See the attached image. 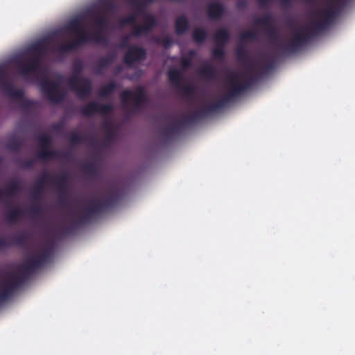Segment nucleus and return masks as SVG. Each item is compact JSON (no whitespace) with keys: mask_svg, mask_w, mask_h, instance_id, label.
Masks as SVG:
<instances>
[{"mask_svg":"<svg viewBox=\"0 0 355 355\" xmlns=\"http://www.w3.org/2000/svg\"><path fill=\"white\" fill-rule=\"evenodd\" d=\"M37 139L40 142L41 149L49 148L51 144V138L49 135L42 134Z\"/></svg>","mask_w":355,"mask_h":355,"instance_id":"obj_33","label":"nucleus"},{"mask_svg":"<svg viewBox=\"0 0 355 355\" xmlns=\"http://www.w3.org/2000/svg\"><path fill=\"white\" fill-rule=\"evenodd\" d=\"M131 3L135 6L138 12L142 15L144 17L145 15V4L144 1H138V0H130Z\"/></svg>","mask_w":355,"mask_h":355,"instance_id":"obj_39","label":"nucleus"},{"mask_svg":"<svg viewBox=\"0 0 355 355\" xmlns=\"http://www.w3.org/2000/svg\"><path fill=\"white\" fill-rule=\"evenodd\" d=\"M44 189V185L41 184V182H37L35 188L31 191V196L34 200L38 201L40 199V196L43 193Z\"/></svg>","mask_w":355,"mask_h":355,"instance_id":"obj_32","label":"nucleus"},{"mask_svg":"<svg viewBox=\"0 0 355 355\" xmlns=\"http://www.w3.org/2000/svg\"><path fill=\"white\" fill-rule=\"evenodd\" d=\"M24 94L23 93V95ZM17 101H21V106L25 110H29L31 109L32 106L35 104V102L31 100H26L24 98V96L21 98H15Z\"/></svg>","mask_w":355,"mask_h":355,"instance_id":"obj_42","label":"nucleus"},{"mask_svg":"<svg viewBox=\"0 0 355 355\" xmlns=\"http://www.w3.org/2000/svg\"><path fill=\"white\" fill-rule=\"evenodd\" d=\"M136 22V17L135 15H130L126 17H123L120 19L119 24L121 26H124L125 25H133Z\"/></svg>","mask_w":355,"mask_h":355,"instance_id":"obj_41","label":"nucleus"},{"mask_svg":"<svg viewBox=\"0 0 355 355\" xmlns=\"http://www.w3.org/2000/svg\"><path fill=\"white\" fill-rule=\"evenodd\" d=\"M21 191V187L19 182H12L6 189V194L8 196H13Z\"/></svg>","mask_w":355,"mask_h":355,"instance_id":"obj_30","label":"nucleus"},{"mask_svg":"<svg viewBox=\"0 0 355 355\" xmlns=\"http://www.w3.org/2000/svg\"><path fill=\"white\" fill-rule=\"evenodd\" d=\"M184 69H187L191 66V60L189 58H183L181 60Z\"/></svg>","mask_w":355,"mask_h":355,"instance_id":"obj_51","label":"nucleus"},{"mask_svg":"<svg viewBox=\"0 0 355 355\" xmlns=\"http://www.w3.org/2000/svg\"><path fill=\"white\" fill-rule=\"evenodd\" d=\"M3 193L2 189H0V200H1V198H2Z\"/></svg>","mask_w":355,"mask_h":355,"instance_id":"obj_59","label":"nucleus"},{"mask_svg":"<svg viewBox=\"0 0 355 355\" xmlns=\"http://www.w3.org/2000/svg\"><path fill=\"white\" fill-rule=\"evenodd\" d=\"M315 21V20H313L312 21L311 27L302 28L294 35L293 39H294L295 42L297 43L300 47L309 43L313 35L322 32L317 31L314 28L313 23Z\"/></svg>","mask_w":355,"mask_h":355,"instance_id":"obj_14","label":"nucleus"},{"mask_svg":"<svg viewBox=\"0 0 355 355\" xmlns=\"http://www.w3.org/2000/svg\"><path fill=\"white\" fill-rule=\"evenodd\" d=\"M70 230H71V228H70V227H67V228H65V229H64V232H65L66 233H68V232H69Z\"/></svg>","mask_w":355,"mask_h":355,"instance_id":"obj_60","label":"nucleus"},{"mask_svg":"<svg viewBox=\"0 0 355 355\" xmlns=\"http://www.w3.org/2000/svg\"><path fill=\"white\" fill-rule=\"evenodd\" d=\"M116 59L115 52L109 53L105 56L100 58L96 63V72L101 73L103 69L109 67Z\"/></svg>","mask_w":355,"mask_h":355,"instance_id":"obj_21","label":"nucleus"},{"mask_svg":"<svg viewBox=\"0 0 355 355\" xmlns=\"http://www.w3.org/2000/svg\"><path fill=\"white\" fill-rule=\"evenodd\" d=\"M132 96V92L129 89H126V90L123 91L120 95L121 101H122L123 104L125 105H128L129 100Z\"/></svg>","mask_w":355,"mask_h":355,"instance_id":"obj_46","label":"nucleus"},{"mask_svg":"<svg viewBox=\"0 0 355 355\" xmlns=\"http://www.w3.org/2000/svg\"><path fill=\"white\" fill-rule=\"evenodd\" d=\"M23 215L24 211L17 207L9 211L6 214V219L8 223L12 224L18 222L22 218Z\"/></svg>","mask_w":355,"mask_h":355,"instance_id":"obj_26","label":"nucleus"},{"mask_svg":"<svg viewBox=\"0 0 355 355\" xmlns=\"http://www.w3.org/2000/svg\"><path fill=\"white\" fill-rule=\"evenodd\" d=\"M154 42L157 44H162L165 49H168L173 44V40L169 36H166L164 37H154Z\"/></svg>","mask_w":355,"mask_h":355,"instance_id":"obj_37","label":"nucleus"},{"mask_svg":"<svg viewBox=\"0 0 355 355\" xmlns=\"http://www.w3.org/2000/svg\"><path fill=\"white\" fill-rule=\"evenodd\" d=\"M274 67L275 61L273 60H269L267 62L260 66L261 73L259 74V77L261 76V74L265 73L269 71L270 70L272 69Z\"/></svg>","mask_w":355,"mask_h":355,"instance_id":"obj_40","label":"nucleus"},{"mask_svg":"<svg viewBox=\"0 0 355 355\" xmlns=\"http://www.w3.org/2000/svg\"><path fill=\"white\" fill-rule=\"evenodd\" d=\"M14 243L18 245H24L26 242V236L24 234L17 235L13 238Z\"/></svg>","mask_w":355,"mask_h":355,"instance_id":"obj_49","label":"nucleus"},{"mask_svg":"<svg viewBox=\"0 0 355 355\" xmlns=\"http://www.w3.org/2000/svg\"><path fill=\"white\" fill-rule=\"evenodd\" d=\"M164 116L166 120H170L171 119V116L169 114H165Z\"/></svg>","mask_w":355,"mask_h":355,"instance_id":"obj_58","label":"nucleus"},{"mask_svg":"<svg viewBox=\"0 0 355 355\" xmlns=\"http://www.w3.org/2000/svg\"><path fill=\"white\" fill-rule=\"evenodd\" d=\"M53 183H55L58 192L60 195V202L62 205L65 204V201L64 200V196L67 193V183H68V175L67 173H62L54 178Z\"/></svg>","mask_w":355,"mask_h":355,"instance_id":"obj_18","label":"nucleus"},{"mask_svg":"<svg viewBox=\"0 0 355 355\" xmlns=\"http://www.w3.org/2000/svg\"><path fill=\"white\" fill-rule=\"evenodd\" d=\"M106 8L109 11H114L116 8L115 3L112 2H108L106 3Z\"/></svg>","mask_w":355,"mask_h":355,"instance_id":"obj_55","label":"nucleus"},{"mask_svg":"<svg viewBox=\"0 0 355 355\" xmlns=\"http://www.w3.org/2000/svg\"><path fill=\"white\" fill-rule=\"evenodd\" d=\"M247 6V1L245 0H239L236 3V7L239 9H243Z\"/></svg>","mask_w":355,"mask_h":355,"instance_id":"obj_54","label":"nucleus"},{"mask_svg":"<svg viewBox=\"0 0 355 355\" xmlns=\"http://www.w3.org/2000/svg\"><path fill=\"white\" fill-rule=\"evenodd\" d=\"M103 128L107 132L106 140L107 142L111 141L114 136V130L110 122H105L103 124Z\"/></svg>","mask_w":355,"mask_h":355,"instance_id":"obj_34","label":"nucleus"},{"mask_svg":"<svg viewBox=\"0 0 355 355\" xmlns=\"http://www.w3.org/2000/svg\"><path fill=\"white\" fill-rule=\"evenodd\" d=\"M7 147L11 150L19 151L21 147V144L19 141L14 139L8 144Z\"/></svg>","mask_w":355,"mask_h":355,"instance_id":"obj_47","label":"nucleus"},{"mask_svg":"<svg viewBox=\"0 0 355 355\" xmlns=\"http://www.w3.org/2000/svg\"><path fill=\"white\" fill-rule=\"evenodd\" d=\"M95 24L98 28V30L92 35V42L96 44H104L108 43L107 37L103 34V31L107 26V19L103 15H98L95 19Z\"/></svg>","mask_w":355,"mask_h":355,"instance_id":"obj_12","label":"nucleus"},{"mask_svg":"<svg viewBox=\"0 0 355 355\" xmlns=\"http://www.w3.org/2000/svg\"><path fill=\"white\" fill-rule=\"evenodd\" d=\"M46 51V47L44 42H37L29 46L28 52L30 55H37L43 59Z\"/></svg>","mask_w":355,"mask_h":355,"instance_id":"obj_25","label":"nucleus"},{"mask_svg":"<svg viewBox=\"0 0 355 355\" xmlns=\"http://www.w3.org/2000/svg\"><path fill=\"white\" fill-rule=\"evenodd\" d=\"M167 76L170 83L181 91L185 96L190 97L195 94L196 90L193 85H182L184 78L182 71L177 69H169Z\"/></svg>","mask_w":355,"mask_h":355,"instance_id":"obj_7","label":"nucleus"},{"mask_svg":"<svg viewBox=\"0 0 355 355\" xmlns=\"http://www.w3.org/2000/svg\"><path fill=\"white\" fill-rule=\"evenodd\" d=\"M119 200V195L117 193H112L101 201H92L90 205L85 209V214L79 217L78 223H85L91 218L92 215L102 213L105 209L114 207Z\"/></svg>","mask_w":355,"mask_h":355,"instance_id":"obj_6","label":"nucleus"},{"mask_svg":"<svg viewBox=\"0 0 355 355\" xmlns=\"http://www.w3.org/2000/svg\"><path fill=\"white\" fill-rule=\"evenodd\" d=\"M84 65L81 60H76L73 63V76L68 80L69 88L75 92L80 99H85L92 92V83L86 77L80 76L83 72Z\"/></svg>","mask_w":355,"mask_h":355,"instance_id":"obj_3","label":"nucleus"},{"mask_svg":"<svg viewBox=\"0 0 355 355\" xmlns=\"http://www.w3.org/2000/svg\"><path fill=\"white\" fill-rule=\"evenodd\" d=\"M87 35L85 34H83L81 37H76V38L71 42L62 44L59 47V51L62 53H67L71 51L76 50L78 47L87 44Z\"/></svg>","mask_w":355,"mask_h":355,"instance_id":"obj_19","label":"nucleus"},{"mask_svg":"<svg viewBox=\"0 0 355 355\" xmlns=\"http://www.w3.org/2000/svg\"><path fill=\"white\" fill-rule=\"evenodd\" d=\"M256 37H257L256 33L252 31H243L240 35V39L241 40H254L256 38Z\"/></svg>","mask_w":355,"mask_h":355,"instance_id":"obj_44","label":"nucleus"},{"mask_svg":"<svg viewBox=\"0 0 355 355\" xmlns=\"http://www.w3.org/2000/svg\"><path fill=\"white\" fill-rule=\"evenodd\" d=\"M213 37L216 45L225 46L230 40V33L226 28H220L214 33Z\"/></svg>","mask_w":355,"mask_h":355,"instance_id":"obj_22","label":"nucleus"},{"mask_svg":"<svg viewBox=\"0 0 355 355\" xmlns=\"http://www.w3.org/2000/svg\"><path fill=\"white\" fill-rule=\"evenodd\" d=\"M225 12V6L219 1H213L207 6V16L211 19H220Z\"/></svg>","mask_w":355,"mask_h":355,"instance_id":"obj_16","label":"nucleus"},{"mask_svg":"<svg viewBox=\"0 0 355 355\" xmlns=\"http://www.w3.org/2000/svg\"><path fill=\"white\" fill-rule=\"evenodd\" d=\"M129 41H130V37L129 36H125L121 40V42L119 44V47L121 49H125L127 47H130V46H129Z\"/></svg>","mask_w":355,"mask_h":355,"instance_id":"obj_50","label":"nucleus"},{"mask_svg":"<svg viewBox=\"0 0 355 355\" xmlns=\"http://www.w3.org/2000/svg\"><path fill=\"white\" fill-rule=\"evenodd\" d=\"M273 19L271 15L268 14L261 18L255 19L254 24L257 26H262L266 28V33L269 37L274 40H277V31L274 26Z\"/></svg>","mask_w":355,"mask_h":355,"instance_id":"obj_15","label":"nucleus"},{"mask_svg":"<svg viewBox=\"0 0 355 355\" xmlns=\"http://www.w3.org/2000/svg\"><path fill=\"white\" fill-rule=\"evenodd\" d=\"M69 140L73 144H79L83 142L84 138L80 134L74 132L70 135Z\"/></svg>","mask_w":355,"mask_h":355,"instance_id":"obj_45","label":"nucleus"},{"mask_svg":"<svg viewBox=\"0 0 355 355\" xmlns=\"http://www.w3.org/2000/svg\"><path fill=\"white\" fill-rule=\"evenodd\" d=\"M51 255L52 250L50 248H45L40 253L29 257L19 266V269L21 272L20 275L8 274L6 282L3 284L0 283V302L8 300L30 275L33 274L49 261Z\"/></svg>","mask_w":355,"mask_h":355,"instance_id":"obj_2","label":"nucleus"},{"mask_svg":"<svg viewBox=\"0 0 355 355\" xmlns=\"http://www.w3.org/2000/svg\"><path fill=\"white\" fill-rule=\"evenodd\" d=\"M273 0H258V4L261 8H267L272 4Z\"/></svg>","mask_w":355,"mask_h":355,"instance_id":"obj_52","label":"nucleus"},{"mask_svg":"<svg viewBox=\"0 0 355 355\" xmlns=\"http://www.w3.org/2000/svg\"><path fill=\"white\" fill-rule=\"evenodd\" d=\"M292 0H280V3L283 6H288L291 4Z\"/></svg>","mask_w":355,"mask_h":355,"instance_id":"obj_57","label":"nucleus"},{"mask_svg":"<svg viewBox=\"0 0 355 355\" xmlns=\"http://www.w3.org/2000/svg\"><path fill=\"white\" fill-rule=\"evenodd\" d=\"M83 168L87 173L92 176L96 175L98 173V167L92 162L85 164Z\"/></svg>","mask_w":355,"mask_h":355,"instance_id":"obj_38","label":"nucleus"},{"mask_svg":"<svg viewBox=\"0 0 355 355\" xmlns=\"http://www.w3.org/2000/svg\"><path fill=\"white\" fill-rule=\"evenodd\" d=\"M211 55L214 58L217 59L218 60H222L225 58V51L224 50V46H216L212 51Z\"/></svg>","mask_w":355,"mask_h":355,"instance_id":"obj_36","label":"nucleus"},{"mask_svg":"<svg viewBox=\"0 0 355 355\" xmlns=\"http://www.w3.org/2000/svg\"><path fill=\"white\" fill-rule=\"evenodd\" d=\"M146 58V51L136 45H132L124 55L123 62L128 66H132L134 63L145 60Z\"/></svg>","mask_w":355,"mask_h":355,"instance_id":"obj_13","label":"nucleus"},{"mask_svg":"<svg viewBox=\"0 0 355 355\" xmlns=\"http://www.w3.org/2000/svg\"><path fill=\"white\" fill-rule=\"evenodd\" d=\"M345 0H331V4L327 8L314 12L319 19L315 21L314 28L317 31H322L327 28L335 20L338 13V8Z\"/></svg>","mask_w":355,"mask_h":355,"instance_id":"obj_5","label":"nucleus"},{"mask_svg":"<svg viewBox=\"0 0 355 355\" xmlns=\"http://www.w3.org/2000/svg\"><path fill=\"white\" fill-rule=\"evenodd\" d=\"M207 33L202 28H196L193 30L192 37L193 40L198 44L203 43L207 37Z\"/></svg>","mask_w":355,"mask_h":355,"instance_id":"obj_28","label":"nucleus"},{"mask_svg":"<svg viewBox=\"0 0 355 355\" xmlns=\"http://www.w3.org/2000/svg\"><path fill=\"white\" fill-rule=\"evenodd\" d=\"M131 35L139 37L141 35H147L157 26V20L152 14H146L144 16V21L142 25H138L135 22Z\"/></svg>","mask_w":355,"mask_h":355,"instance_id":"obj_10","label":"nucleus"},{"mask_svg":"<svg viewBox=\"0 0 355 355\" xmlns=\"http://www.w3.org/2000/svg\"><path fill=\"white\" fill-rule=\"evenodd\" d=\"M175 32L178 35L185 33L189 28V22L187 17L181 15L175 21Z\"/></svg>","mask_w":355,"mask_h":355,"instance_id":"obj_24","label":"nucleus"},{"mask_svg":"<svg viewBox=\"0 0 355 355\" xmlns=\"http://www.w3.org/2000/svg\"><path fill=\"white\" fill-rule=\"evenodd\" d=\"M236 55L239 61L246 62L249 60V53L244 47H238L236 50Z\"/></svg>","mask_w":355,"mask_h":355,"instance_id":"obj_35","label":"nucleus"},{"mask_svg":"<svg viewBox=\"0 0 355 355\" xmlns=\"http://www.w3.org/2000/svg\"><path fill=\"white\" fill-rule=\"evenodd\" d=\"M121 69H122L121 67H118L116 69L117 73H119L121 71Z\"/></svg>","mask_w":355,"mask_h":355,"instance_id":"obj_61","label":"nucleus"},{"mask_svg":"<svg viewBox=\"0 0 355 355\" xmlns=\"http://www.w3.org/2000/svg\"><path fill=\"white\" fill-rule=\"evenodd\" d=\"M256 66H259V64L255 65L253 63H249L247 75L250 78L246 82H239V76L236 73H230L228 76V83L230 87L220 100L203 107L191 114L184 116L179 122L175 121L170 126L163 128L161 130L162 136L166 139L170 138L173 134L177 133L180 130L181 125L197 122L203 117L222 110L234 97L250 88L255 80L253 74L256 71Z\"/></svg>","mask_w":355,"mask_h":355,"instance_id":"obj_1","label":"nucleus"},{"mask_svg":"<svg viewBox=\"0 0 355 355\" xmlns=\"http://www.w3.org/2000/svg\"><path fill=\"white\" fill-rule=\"evenodd\" d=\"M10 245L6 239L0 237V248L9 246Z\"/></svg>","mask_w":355,"mask_h":355,"instance_id":"obj_56","label":"nucleus"},{"mask_svg":"<svg viewBox=\"0 0 355 355\" xmlns=\"http://www.w3.org/2000/svg\"><path fill=\"white\" fill-rule=\"evenodd\" d=\"M35 164V161L33 160V159H26L25 161H24L21 164V166L24 167V168H31Z\"/></svg>","mask_w":355,"mask_h":355,"instance_id":"obj_53","label":"nucleus"},{"mask_svg":"<svg viewBox=\"0 0 355 355\" xmlns=\"http://www.w3.org/2000/svg\"><path fill=\"white\" fill-rule=\"evenodd\" d=\"M62 80L63 76L58 74L57 80L55 81L50 80L45 77L40 83L42 93L51 103H62L66 98V92L60 89V84Z\"/></svg>","mask_w":355,"mask_h":355,"instance_id":"obj_4","label":"nucleus"},{"mask_svg":"<svg viewBox=\"0 0 355 355\" xmlns=\"http://www.w3.org/2000/svg\"><path fill=\"white\" fill-rule=\"evenodd\" d=\"M69 153H62L58 150H50L49 148H43L37 153V158L41 160H48L50 159H57L60 157H67Z\"/></svg>","mask_w":355,"mask_h":355,"instance_id":"obj_20","label":"nucleus"},{"mask_svg":"<svg viewBox=\"0 0 355 355\" xmlns=\"http://www.w3.org/2000/svg\"><path fill=\"white\" fill-rule=\"evenodd\" d=\"M67 30L71 33L75 34L77 37H81L83 34L87 35V43L92 42V35L87 33L83 28L81 21L78 18L71 19L67 26Z\"/></svg>","mask_w":355,"mask_h":355,"instance_id":"obj_17","label":"nucleus"},{"mask_svg":"<svg viewBox=\"0 0 355 355\" xmlns=\"http://www.w3.org/2000/svg\"><path fill=\"white\" fill-rule=\"evenodd\" d=\"M30 212L33 216H40L43 214L44 211L40 205H35L30 209Z\"/></svg>","mask_w":355,"mask_h":355,"instance_id":"obj_48","label":"nucleus"},{"mask_svg":"<svg viewBox=\"0 0 355 355\" xmlns=\"http://www.w3.org/2000/svg\"><path fill=\"white\" fill-rule=\"evenodd\" d=\"M26 62L20 63L18 66V73L24 78L29 77L31 74L42 69V59L37 55H31Z\"/></svg>","mask_w":355,"mask_h":355,"instance_id":"obj_9","label":"nucleus"},{"mask_svg":"<svg viewBox=\"0 0 355 355\" xmlns=\"http://www.w3.org/2000/svg\"><path fill=\"white\" fill-rule=\"evenodd\" d=\"M54 177L51 176L47 172H44L37 180V182H41L45 186L46 184L53 182Z\"/></svg>","mask_w":355,"mask_h":355,"instance_id":"obj_43","label":"nucleus"},{"mask_svg":"<svg viewBox=\"0 0 355 355\" xmlns=\"http://www.w3.org/2000/svg\"><path fill=\"white\" fill-rule=\"evenodd\" d=\"M81 114L87 117H90L96 114L101 115H107L113 110V106L111 104L103 105L95 101H90L80 109Z\"/></svg>","mask_w":355,"mask_h":355,"instance_id":"obj_11","label":"nucleus"},{"mask_svg":"<svg viewBox=\"0 0 355 355\" xmlns=\"http://www.w3.org/2000/svg\"><path fill=\"white\" fill-rule=\"evenodd\" d=\"M0 87L4 93L12 98H21L23 90L16 89L13 83L9 80L6 68L0 66Z\"/></svg>","mask_w":355,"mask_h":355,"instance_id":"obj_8","label":"nucleus"},{"mask_svg":"<svg viewBox=\"0 0 355 355\" xmlns=\"http://www.w3.org/2000/svg\"><path fill=\"white\" fill-rule=\"evenodd\" d=\"M277 47L279 49H282L286 53H294L297 51L301 48L293 38L290 40L284 46L277 44Z\"/></svg>","mask_w":355,"mask_h":355,"instance_id":"obj_29","label":"nucleus"},{"mask_svg":"<svg viewBox=\"0 0 355 355\" xmlns=\"http://www.w3.org/2000/svg\"><path fill=\"white\" fill-rule=\"evenodd\" d=\"M60 126H61V125H60V124H56V125L54 126V128H55V129H59V128H60Z\"/></svg>","mask_w":355,"mask_h":355,"instance_id":"obj_62","label":"nucleus"},{"mask_svg":"<svg viewBox=\"0 0 355 355\" xmlns=\"http://www.w3.org/2000/svg\"><path fill=\"white\" fill-rule=\"evenodd\" d=\"M134 108L135 110L141 109L143 105L146 103V97L144 89L142 87H139L136 89L135 94L133 97Z\"/></svg>","mask_w":355,"mask_h":355,"instance_id":"obj_23","label":"nucleus"},{"mask_svg":"<svg viewBox=\"0 0 355 355\" xmlns=\"http://www.w3.org/2000/svg\"><path fill=\"white\" fill-rule=\"evenodd\" d=\"M118 85L114 81H111L103 86L99 91L101 97H108L117 89Z\"/></svg>","mask_w":355,"mask_h":355,"instance_id":"obj_27","label":"nucleus"},{"mask_svg":"<svg viewBox=\"0 0 355 355\" xmlns=\"http://www.w3.org/2000/svg\"><path fill=\"white\" fill-rule=\"evenodd\" d=\"M216 69L209 64L202 67L200 71V73L207 78H214L216 75Z\"/></svg>","mask_w":355,"mask_h":355,"instance_id":"obj_31","label":"nucleus"}]
</instances>
